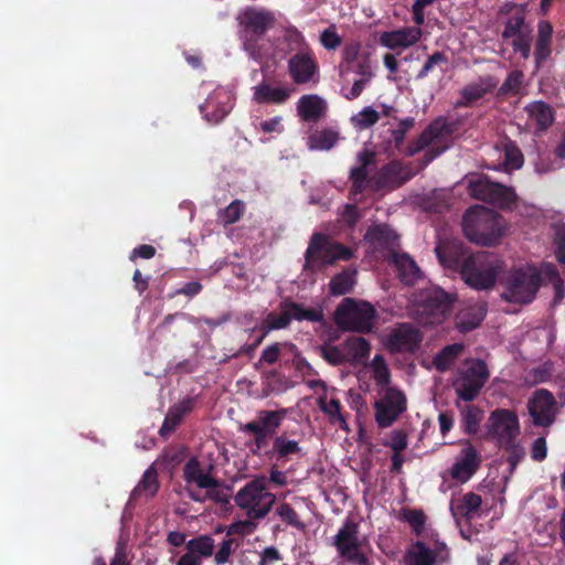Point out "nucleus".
I'll return each mask as SVG.
<instances>
[{
    "mask_svg": "<svg viewBox=\"0 0 565 565\" xmlns=\"http://www.w3.org/2000/svg\"><path fill=\"white\" fill-rule=\"evenodd\" d=\"M436 253L444 267L460 268L465 282L477 290L491 289L505 267L504 263L494 255L486 253L457 255L455 246L438 245Z\"/></svg>",
    "mask_w": 565,
    "mask_h": 565,
    "instance_id": "f257e3e1",
    "label": "nucleus"
},
{
    "mask_svg": "<svg viewBox=\"0 0 565 565\" xmlns=\"http://www.w3.org/2000/svg\"><path fill=\"white\" fill-rule=\"evenodd\" d=\"M392 110L393 108L387 105H381V110L372 106H365L351 117V124L355 129L364 130L375 125L381 116H388Z\"/></svg>",
    "mask_w": 565,
    "mask_h": 565,
    "instance_id": "c85d7f7f",
    "label": "nucleus"
},
{
    "mask_svg": "<svg viewBox=\"0 0 565 565\" xmlns=\"http://www.w3.org/2000/svg\"><path fill=\"white\" fill-rule=\"evenodd\" d=\"M157 470L150 466L143 473L141 480L132 491V497L151 498L158 490Z\"/></svg>",
    "mask_w": 565,
    "mask_h": 565,
    "instance_id": "c9c22d12",
    "label": "nucleus"
},
{
    "mask_svg": "<svg viewBox=\"0 0 565 565\" xmlns=\"http://www.w3.org/2000/svg\"><path fill=\"white\" fill-rule=\"evenodd\" d=\"M375 309L365 301L345 298L335 311L337 326L345 331L369 332L375 320Z\"/></svg>",
    "mask_w": 565,
    "mask_h": 565,
    "instance_id": "9d476101",
    "label": "nucleus"
},
{
    "mask_svg": "<svg viewBox=\"0 0 565 565\" xmlns=\"http://www.w3.org/2000/svg\"><path fill=\"white\" fill-rule=\"evenodd\" d=\"M462 350L463 347L460 343L447 345L435 356L433 361L434 366L438 371L445 372L452 365L456 359L461 354Z\"/></svg>",
    "mask_w": 565,
    "mask_h": 565,
    "instance_id": "58836bf2",
    "label": "nucleus"
},
{
    "mask_svg": "<svg viewBox=\"0 0 565 565\" xmlns=\"http://www.w3.org/2000/svg\"><path fill=\"white\" fill-rule=\"evenodd\" d=\"M342 38L333 25L323 30L320 34V43L326 50H335L340 46Z\"/></svg>",
    "mask_w": 565,
    "mask_h": 565,
    "instance_id": "864d4df0",
    "label": "nucleus"
},
{
    "mask_svg": "<svg viewBox=\"0 0 565 565\" xmlns=\"http://www.w3.org/2000/svg\"><path fill=\"white\" fill-rule=\"evenodd\" d=\"M334 545L350 565H370L371 546L367 539L359 533L356 524L347 522L334 536Z\"/></svg>",
    "mask_w": 565,
    "mask_h": 565,
    "instance_id": "f8f14e48",
    "label": "nucleus"
},
{
    "mask_svg": "<svg viewBox=\"0 0 565 565\" xmlns=\"http://www.w3.org/2000/svg\"><path fill=\"white\" fill-rule=\"evenodd\" d=\"M211 467H204L196 458H191L184 466L183 476L190 497L200 502L212 500L227 503L230 490L211 475Z\"/></svg>",
    "mask_w": 565,
    "mask_h": 565,
    "instance_id": "20e7f679",
    "label": "nucleus"
},
{
    "mask_svg": "<svg viewBox=\"0 0 565 565\" xmlns=\"http://www.w3.org/2000/svg\"><path fill=\"white\" fill-rule=\"evenodd\" d=\"M450 305L451 300L444 290L429 287L417 295L415 315L422 324H439L449 315Z\"/></svg>",
    "mask_w": 565,
    "mask_h": 565,
    "instance_id": "1a4fd4ad",
    "label": "nucleus"
},
{
    "mask_svg": "<svg viewBox=\"0 0 565 565\" xmlns=\"http://www.w3.org/2000/svg\"><path fill=\"white\" fill-rule=\"evenodd\" d=\"M487 430L490 438L511 452L512 466L524 455L519 443L520 424L516 414L509 409L493 411L487 422Z\"/></svg>",
    "mask_w": 565,
    "mask_h": 565,
    "instance_id": "423d86ee",
    "label": "nucleus"
},
{
    "mask_svg": "<svg viewBox=\"0 0 565 565\" xmlns=\"http://www.w3.org/2000/svg\"><path fill=\"white\" fill-rule=\"evenodd\" d=\"M481 465V455L469 441L465 443L449 469V476L458 483H466Z\"/></svg>",
    "mask_w": 565,
    "mask_h": 565,
    "instance_id": "f3484780",
    "label": "nucleus"
},
{
    "mask_svg": "<svg viewBox=\"0 0 565 565\" xmlns=\"http://www.w3.org/2000/svg\"><path fill=\"white\" fill-rule=\"evenodd\" d=\"M277 514L280 519L291 525H299V519L296 511L288 504H281L277 508Z\"/></svg>",
    "mask_w": 565,
    "mask_h": 565,
    "instance_id": "0e129e2a",
    "label": "nucleus"
},
{
    "mask_svg": "<svg viewBox=\"0 0 565 565\" xmlns=\"http://www.w3.org/2000/svg\"><path fill=\"white\" fill-rule=\"evenodd\" d=\"M267 483L266 477H257L235 494L236 505L244 510L249 519H263L271 510L276 495L268 491Z\"/></svg>",
    "mask_w": 565,
    "mask_h": 565,
    "instance_id": "6e6552de",
    "label": "nucleus"
},
{
    "mask_svg": "<svg viewBox=\"0 0 565 565\" xmlns=\"http://www.w3.org/2000/svg\"><path fill=\"white\" fill-rule=\"evenodd\" d=\"M292 319L299 321H320L322 319V312L321 310L307 309L299 305L290 303L285 306L279 315L269 313L264 321L263 334L256 340L252 350L256 348L270 331L286 328Z\"/></svg>",
    "mask_w": 565,
    "mask_h": 565,
    "instance_id": "2eb2a0df",
    "label": "nucleus"
},
{
    "mask_svg": "<svg viewBox=\"0 0 565 565\" xmlns=\"http://www.w3.org/2000/svg\"><path fill=\"white\" fill-rule=\"evenodd\" d=\"M393 263L399 278L405 284L413 285L422 278L420 269L408 255L395 254L393 256Z\"/></svg>",
    "mask_w": 565,
    "mask_h": 565,
    "instance_id": "7c9ffc66",
    "label": "nucleus"
},
{
    "mask_svg": "<svg viewBox=\"0 0 565 565\" xmlns=\"http://www.w3.org/2000/svg\"><path fill=\"white\" fill-rule=\"evenodd\" d=\"M530 29L525 25L524 19L522 17H514L509 20L503 31V38L510 39L512 36L522 34Z\"/></svg>",
    "mask_w": 565,
    "mask_h": 565,
    "instance_id": "5fc2aeb1",
    "label": "nucleus"
},
{
    "mask_svg": "<svg viewBox=\"0 0 565 565\" xmlns=\"http://www.w3.org/2000/svg\"><path fill=\"white\" fill-rule=\"evenodd\" d=\"M482 500L481 497L473 493L468 492L460 498H454L450 501V511L457 523L459 520L471 519L478 514V511L481 507Z\"/></svg>",
    "mask_w": 565,
    "mask_h": 565,
    "instance_id": "a878e982",
    "label": "nucleus"
},
{
    "mask_svg": "<svg viewBox=\"0 0 565 565\" xmlns=\"http://www.w3.org/2000/svg\"><path fill=\"white\" fill-rule=\"evenodd\" d=\"M451 127L444 119L435 120L422 135L420 142L423 146H431L428 152L434 153L428 161L440 154L448 146L444 143L445 139L450 136Z\"/></svg>",
    "mask_w": 565,
    "mask_h": 565,
    "instance_id": "b1692460",
    "label": "nucleus"
},
{
    "mask_svg": "<svg viewBox=\"0 0 565 565\" xmlns=\"http://www.w3.org/2000/svg\"><path fill=\"white\" fill-rule=\"evenodd\" d=\"M529 413L535 426L548 427L554 423L556 402L546 390H537L527 404Z\"/></svg>",
    "mask_w": 565,
    "mask_h": 565,
    "instance_id": "a211bd4d",
    "label": "nucleus"
},
{
    "mask_svg": "<svg viewBox=\"0 0 565 565\" xmlns=\"http://www.w3.org/2000/svg\"><path fill=\"white\" fill-rule=\"evenodd\" d=\"M527 126L536 130L546 129L554 120L552 108L543 102H533L525 107Z\"/></svg>",
    "mask_w": 565,
    "mask_h": 565,
    "instance_id": "bb28decb",
    "label": "nucleus"
},
{
    "mask_svg": "<svg viewBox=\"0 0 565 565\" xmlns=\"http://www.w3.org/2000/svg\"><path fill=\"white\" fill-rule=\"evenodd\" d=\"M188 411L189 405L186 403H182L171 407L162 424L160 434L163 436L170 434L179 425L181 418Z\"/></svg>",
    "mask_w": 565,
    "mask_h": 565,
    "instance_id": "37998d69",
    "label": "nucleus"
},
{
    "mask_svg": "<svg viewBox=\"0 0 565 565\" xmlns=\"http://www.w3.org/2000/svg\"><path fill=\"white\" fill-rule=\"evenodd\" d=\"M339 135L330 129H322L312 132L308 138L310 150H330L338 141Z\"/></svg>",
    "mask_w": 565,
    "mask_h": 565,
    "instance_id": "4c0bfd02",
    "label": "nucleus"
},
{
    "mask_svg": "<svg viewBox=\"0 0 565 565\" xmlns=\"http://www.w3.org/2000/svg\"><path fill=\"white\" fill-rule=\"evenodd\" d=\"M288 72L296 84L316 81L318 64L310 51H300L288 61Z\"/></svg>",
    "mask_w": 565,
    "mask_h": 565,
    "instance_id": "aec40b11",
    "label": "nucleus"
},
{
    "mask_svg": "<svg viewBox=\"0 0 565 565\" xmlns=\"http://www.w3.org/2000/svg\"><path fill=\"white\" fill-rule=\"evenodd\" d=\"M383 445L391 448L393 452L404 451L408 446V436L402 429H394L385 437Z\"/></svg>",
    "mask_w": 565,
    "mask_h": 565,
    "instance_id": "49530a36",
    "label": "nucleus"
},
{
    "mask_svg": "<svg viewBox=\"0 0 565 565\" xmlns=\"http://www.w3.org/2000/svg\"><path fill=\"white\" fill-rule=\"evenodd\" d=\"M364 238L375 248L390 247L396 243L397 235L387 225H375L369 228Z\"/></svg>",
    "mask_w": 565,
    "mask_h": 565,
    "instance_id": "72a5a7b5",
    "label": "nucleus"
},
{
    "mask_svg": "<svg viewBox=\"0 0 565 565\" xmlns=\"http://www.w3.org/2000/svg\"><path fill=\"white\" fill-rule=\"evenodd\" d=\"M466 237L479 245L491 246L499 243L505 234L504 220L484 206L469 209L462 220Z\"/></svg>",
    "mask_w": 565,
    "mask_h": 565,
    "instance_id": "7ed1b4c3",
    "label": "nucleus"
},
{
    "mask_svg": "<svg viewBox=\"0 0 565 565\" xmlns=\"http://www.w3.org/2000/svg\"><path fill=\"white\" fill-rule=\"evenodd\" d=\"M281 423V415L274 411L259 412L254 422L247 423L243 430L254 435L257 445L260 447L266 438L273 434Z\"/></svg>",
    "mask_w": 565,
    "mask_h": 565,
    "instance_id": "4be33fe9",
    "label": "nucleus"
},
{
    "mask_svg": "<svg viewBox=\"0 0 565 565\" xmlns=\"http://www.w3.org/2000/svg\"><path fill=\"white\" fill-rule=\"evenodd\" d=\"M406 562L408 565H433L435 553L423 543H416L408 551Z\"/></svg>",
    "mask_w": 565,
    "mask_h": 565,
    "instance_id": "a19ab883",
    "label": "nucleus"
},
{
    "mask_svg": "<svg viewBox=\"0 0 565 565\" xmlns=\"http://www.w3.org/2000/svg\"><path fill=\"white\" fill-rule=\"evenodd\" d=\"M291 90L284 86H270L262 83L254 87L253 99L257 103L280 104L290 96Z\"/></svg>",
    "mask_w": 565,
    "mask_h": 565,
    "instance_id": "c756f323",
    "label": "nucleus"
},
{
    "mask_svg": "<svg viewBox=\"0 0 565 565\" xmlns=\"http://www.w3.org/2000/svg\"><path fill=\"white\" fill-rule=\"evenodd\" d=\"M186 553L182 555L177 565H201L203 558L213 554L214 541L207 535L190 540L186 545Z\"/></svg>",
    "mask_w": 565,
    "mask_h": 565,
    "instance_id": "393cba45",
    "label": "nucleus"
},
{
    "mask_svg": "<svg viewBox=\"0 0 565 565\" xmlns=\"http://www.w3.org/2000/svg\"><path fill=\"white\" fill-rule=\"evenodd\" d=\"M244 50L258 57L256 42L276 23L275 12L262 7H246L237 15Z\"/></svg>",
    "mask_w": 565,
    "mask_h": 565,
    "instance_id": "0eeeda50",
    "label": "nucleus"
},
{
    "mask_svg": "<svg viewBox=\"0 0 565 565\" xmlns=\"http://www.w3.org/2000/svg\"><path fill=\"white\" fill-rule=\"evenodd\" d=\"M515 52H520L524 58H529L531 52V30L510 38Z\"/></svg>",
    "mask_w": 565,
    "mask_h": 565,
    "instance_id": "603ef678",
    "label": "nucleus"
},
{
    "mask_svg": "<svg viewBox=\"0 0 565 565\" xmlns=\"http://www.w3.org/2000/svg\"><path fill=\"white\" fill-rule=\"evenodd\" d=\"M531 456L536 461H542L546 458L547 445H546L545 438L540 437L533 441L532 449H531Z\"/></svg>",
    "mask_w": 565,
    "mask_h": 565,
    "instance_id": "e2e57ef3",
    "label": "nucleus"
},
{
    "mask_svg": "<svg viewBox=\"0 0 565 565\" xmlns=\"http://www.w3.org/2000/svg\"><path fill=\"white\" fill-rule=\"evenodd\" d=\"M438 0H415L412 12H413V21L417 25H423L425 23V11L427 8L435 4Z\"/></svg>",
    "mask_w": 565,
    "mask_h": 565,
    "instance_id": "4d7b16f0",
    "label": "nucleus"
},
{
    "mask_svg": "<svg viewBox=\"0 0 565 565\" xmlns=\"http://www.w3.org/2000/svg\"><path fill=\"white\" fill-rule=\"evenodd\" d=\"M352 255L350 248L329 239L322 234H315L306 252V267L311 270L321 269L337 260H348Z\"/></svg>",
    "mask_w": 565,
    "mask_h": 565,
    "instance_id": "9b49d317",
    "label": "nucleus"
},
{
    "mask_svg": "<svg viewBox=\"0 0 565 565\" xmlns=\"http://www.w3.org/2000/svg\"><path fill=\"white\" fill-rule=\"evenodd\" d=\"M404 392L395 386L377 388L374 417L380 427H390L406 411Z\"/></svg>",
    "mask_w": 565,
    "mask_h": 565,
    "instance_id": "ddd939ff",
    "label": "nucleus"
},
{
    "mask_svg": "<svg viewBox=\"0 0 565 565\" xmlns=\"http://www.w3.org/2000/svg\"><path fill=\"white\" fill-rule=\"evenodd\" d=\"M553 26L547 21H541L537 25V39L535 43V61L540 65L551 54Z\"/></svg>",
    "mask_w": 565,
    "mask_h": 565,
    "instance_id": "2f4dec72",
    "label": "nucleus"
},
{
    "mask_svg": "<svg viewBox=\"0 0 565 565\" xmlns=\"http://www.w3.org/2000/svg\"><path fill=\"white\" fill-rule=\"evenodd\" d=\"M406 521L412 527L419 533L423 530L425 523V515L420 511H409L405 515Z\"/></svg>",
    "mask_w": 565,
    "mask_h": 565,
    "instance_id": "69168bd1",
    "label": "nucleus"
},
{
    "mask_svg": "<svg viewBox=\"0 0 565 565\" xmlns=\"http://www.w3.org/2000/svg\"><path fill=\"white\" fill-rule=\"evenodd\" d=\"M504 164L508 169L521 168L523 164V156H522L521 151L513 146L507 147Z\"/></svg>",
    "mask_w": 565,
    "mask_h": 565,
    "instance_id": "052dcab7",
    "label": "nucleus"
},
{
    "mask_svg": "<svg viewBox=\"0 0 565 565\" xmlns=\"http://www.w3.org/2000/svg\"><path fill=\"white\" fill-rule=\"evenodd\" d=\"M244 212V205L241 201H234L218 214V220L224 225L237 222Z\"/></svg>",
    "mask_w": 565,
    "mask_h": 565,
    "instance_id": "de8ad7c7",
    "label": "nucleus"
},
{
    "mask_svg": "<svg viewBox=\"0 0 565 565\" xmlns=\"http://www.w3.org/2000/svg\"><path fill=\"white\" fill-rule=\"evenodd\" d=\"M482 420V413L476 406L467 405L461 411V424L468 434H475Z\"/></svg>",
    "mask_w": 565,
    "mask_h": 565,
    "instance_id": "c03bdc74",
    "label": "nucleus"
},
{
    "mask_svg": "<svg viewBox=\"0 0 565 565\" xmlns=\"http://www.w3.org/2000/svg\"><path fill=\"white\" fill-rule=\"evenodd\" d=\"M361 50L362 46L360 42H348L342 49L341 62L338 66L339 76L343 82L348 79L351 73H355L360 76V78L354 81L351 87L342 86V94L349 100L358 98L366 83L373 76L370 58L366 54L362 53Z\"/></svg>",
    "mask_w": 565,
    "mask_h": 565,
    "instance_id": "39448f33",
    "label": "nucleus"
},
{
    "mask_svg": "<svg viewBox=\"0 0 565 565\" xmlns=\"http://www.w3.org/2000/svg\"><path fill=\"white\" fill-rule=\"evenodd\" d=\"M372 376L379 386L385 387L390 385L391 373L388 366L382 355H375L369 365Z\"/></svg>",
    "mask_w": 565,
    "mask_h": 565,
    "instance_id": "79ce46f5",
    "label": "nucleus"
},
{
    "mask_svg": "<svg viewBox=\"0 0 565 565\" xmlns=\"http://www.w3.org/2000/svg\"><path fill=\"white\" fill-rule=\"evenodd\" d=\"M488 379L489 371L483 361L468 360L460 369L454 382V387L460 398L472 401L477 397Z\"/></svg>",
    "mask_w": 565,
    "mask_h": 565,
    "instance_id": "4468645a",
    "label": "nucleus"
},
{
    "mask_svg": "<svg viewBox=\"0 0 565 565\" xmlns=\"http://www.w3.org/2000/svg\"><path fill=\"white\" fill-rule=\"evenodd\" d=\"M494 87V83L490 78H481L476 83L467 85L461 90V96L463 98L465 104H470L472 102L481 98L486 93L491 90Z\"/></svg>",
    "mask_w": 565,
    "mask_h": 565,
    "instance_id": "ea45409f",
    "label": "nucleus"
},
{
    "mask_svg": "<svg viewBox=\"0 0 565 565\" xmlns=\"http://www.w3.org/2000/svg\"><path fill=\"white\" fill-rule=\"evenodd\" d=\"M322 356L331 364L338 365L348 361V355L342 347L326 344L321 348Z\"/></svg>",
    "mask_w": 565,
    "mask_h": 565,
    "instance_id": "8fccbe9b",
    "label": "nucleus"
},
{
    "mask_svg": "<svg viewBox=\"0 0 565 565\" xmlns=\"http://www.w3.org/2000/svg\"><path fill=\"white\" fill-rule=\"evenodd\" d=\"M354 274V271H343L334 276L330 281L331 294L340 296L350 292L355 282Z\"/></svg>",
    "mask_w": 565,
    "mask_h": 565,
    "instance_id": "a18cd8bd",
    "label": "nucleus"
},
{
    "mask_svg": "<svg viewBox=\"0 0 565 565\" xmlns=\"http://www.w3.org/2000/svg\"><path fill=\"white\" fill-rule=\"evenodd\" d=\"M253 519L250 520H242V521H237V522H234L232 523L228 527H227V535H249L252 534L255 529H256V523H254L252 521Z\"/></svg>",
    "mask_w": 565,
    "mask_h": 565,
    "instance_id": "6e6d98bb",
    "label": "nucleus"
},
{
    "mask_svg": "<svg viewBox=\"0 0 565 565\" xmlns=\"http://www.w3.org/2000/svg\"><path fill=\"white\" fill-rule=\"evenodd\" d=\"M422 334L413 326L401 324L385 338V345L393 352L412 351L422 342Z\"/></svg>",
    "mask_w": 565,
    "mask_h": 565,
    "instance_id": "412c9836",
    "label": "nucleus"
},
{
    "mask_svg": "<svg viewBox=\"0 0 565 565\" xmlns=\"http://www.w3.org/2000/svg\"><path fill=\"white\" fill-rule=\"evenodd\" d=\"M523 83V73L520 71L512 72L501 86L503 93L516 94L521 89Z\"/></svg>",
    "mask_w": 565,
    "mask_h": 565,
    "instance_id": "bf43d9fd",
    "label": "nucleus"
},
{
    "mask_svg": "<svg viewBox=\"0 0 565 565\" xmlns=\"http://www.w3.org/2000/svg\"><path fill=\"white\" fill-rule=\"evenodd\" d=\"M320 409L329 417L332 424H338L342 429H348V424L341 413L340 401L327 395L319 398Z\"/></svg>",
    "mask_w": 565,
    "mask_h": 565,
    "instance_id": "e433bc0d",
    "label": "nucleus"
},
{
    "mask_svg": "<svg viewBox=\"0 0 565 565\" xmlns=\"http://www.w3.org/2000/svg\"><path fill=\"white\" fill-rule=\"evenodd\" d=\"M543 280L554 284L557 300L565 297L561 287V278L552 264H544L540 268L526 266L510 274L505 281L503 297L507 301L527 303L534 299L539 285Z\"/></svg>",
    "mask_w": 565,
    "mask_h": 565,
    "instance_id": "f03ea898",
    "label": "nucleus"
},
{
    "mask_svg": "<svg viewBox=\"0 0 565 565\" xmlns=\"http://www.w3.org/2000/svg\"><path fill=\"white\" fill-rule=\"evenodd\" d=\"M367 171L363 167L352 169L351 179L353 183L352 192L354 194L362 192L366 185Z\"/></svg>",
    "mask_w": 565,
    "mask_h": 565,
    "instance_id": "680f3d73",
    "label": "nucleus"
},
{
    "mask_svg": "<svg viewBox=\"0 0 565 565\" xmlns=\"http://www.w3.org/2000/svg\"><path fill=\"white\" fill-rule=\"evenodd\" d=\"M327 109L326 100L318 95H305L297 103L298 115L307 121L320 119Z\"/></svg>",
    "mask_w": 565,
    "mask_h": 565,
    "instance_id": "cd10ccee",
    "label": "nucleus"
},
{
    "mask_svg": "<svg viewBox=\"0 0 565 565\" xmlns=\"http://www.w3.org/2000/svg\"><path fill=\"white\" fill-rule=\"evenodd\" d=\"M470 194L476 199L491 202L500 207H511L515 202L512 189L489 181L481 175H473L468 181Z\"/></svg>",
    "mask_w": 565,
    "mask_h": 565,
    "instance_id": "dca6fc26",
    "label": "nucleus"
},
{
    "mask_svg": "<svg viewBox=\"0 0 565 565\" xmlns=\"http://www.w3.org/2000/svg\"><path fill=\"white\" fill-rule=\"evenodd\" d=\"M233 98L227 89L220 88L215 90L200 107L207 121L218 122L231 110Z\"/></svg>",
    "mask_w": 565,
    "mask_h": 565,
    "instance_id": "5701e85b",
    "label": "nucleus"
},
{
    "mask_svg": "<svg viewBox=\"0 0 565 565\" xmlns=\"http://www.w3.org/2000/svg\"><path fill=\"white\" fill-rule=\"evenodd\" d=\"M274 450L279 457L286 458L296 455L300 451L298 441L288 439L284 436H278L274 440Z\"/></svg>",
    "mask_w": 565,
    "mask_h": 565,
    "instance_id": "09e8293b",
    "label": "nucleus"
},
{
    "mask_svg": "<svg viewBox=\"0 0 565 565\" xmlns=\"http://www.w3.org/2000/svg\"><path fill=\"white\" fill-rule=\"evenodd\" d=\"M405 26L397 30L385 31L380 34L379 42L382 46L392 51H404L415 45L422 38L423 31L419 28Z\"/></svg>",
    "mask_w": 565,
    "mask_h": 565,
    "instance_id": "6ab92c4d",
    "label": "nucleus"
},
{
    "mask_svg": "<svg viewBox=\"0 0 565 565\" xmlns=\"http://www.w3.org/2000/svg\"><path fill=\"white\" fill-rule=\"evenodd\" d=\"M484 318V308L481 305H475L462 309L456 318L457 328L461 332L470 331L477 328Z\"/></svg>",
    "mask_w": 565,
    "mask_h": 565,
    "instance_id": "473e14b6",
    "label": "nucleus"
},
{
    "mask_svg": "<svg viewBox=\"0 0 565 565\" xmlns=\"http://www.w3.org/2000/svg\"><path fill=\"white\" fill-rule=\"evenodd\" d=\"M237 546H238V544L235 543V541L232 539H227V540L223 541L220 548L217 550V552L215 554V563L217 565L225 564L228 561L231 554L236 550Z\"/></svg>",
    "mask_w": 565,
    "mask_h": 565,
    "instance_id": "13d9d810",
    "label": "nucleus"
},
{
    "mask_svg": "<svg viewBox=\"0 0 565 565\" xmlns=\"http://www.w3.org/2000/svg\"><path fill=\"white\" fill-rule=\"evenodd\" d=\"M282 349H289L290 351H294L295 345L291 343H287V342L274 343V344L267 347L266 349H264V351L262 352L259 362H264L266 364L275 363L278 360Z\"/></svg>",
    "mask_w": 565,
    "mask_h": 565,
    "instance_id": "3c124183",
    "label": "nucleus"
},
{
    "mask_svg": "<svg viewBox=\"0 0 565 565\" xmlns=\"http://www.w3.org/2000/svg\"><path fill=\"white\" fill-rule=\"evenodd\" d=\"M556 255L559 263L565 264V228H559L555 238Z\"/></svg>",
    "mask_w": 565,
    "mask_h": 565,
    "instance_id": "774afa93",
    "label": "nucleus"
},
{
    "mask_svg": "<svg viewBox=\"0 0 565 565\" xmlns=\"http://www.w3.org/2000/svg\"><path fill=\"white\" fill-rule=\"evenodd\" d=\"M343 348L348 355V361L362 362L370 354L369 342L361 337H351L344 343Z\"/></svg>",
    "mask_w": 565,
    "mask_h": 565,
    "instance_id": "f704fd0d",
    "label": "nucleus"
},
{
    "mask_svg": "<svg viewBox=\"0 0 565 565\" xmlns=\"http://www.w3.org/2000/svg\"><path fill=\"white\" fill-rule=\"evenodd\" d=\"M280 559V554L276 547H266L260 557L259 565H273Z\"/></svg>",
    "mask_w": 565,
    "mask_h": 565,
    "instance_id": "338daca9",
    "label": "nucleus"
}]
</instances>
